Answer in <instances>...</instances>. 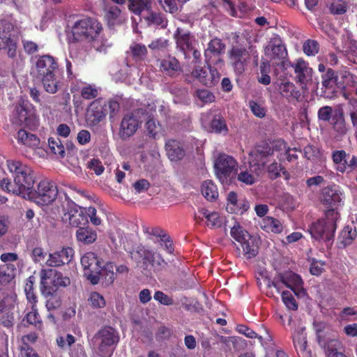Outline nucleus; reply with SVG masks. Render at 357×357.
I'll return each instance as SVG.
<instances>
[{"mask_svg": "<svg viewBox=\"0 0 357 357\" xmlns=\"http://www.w3.org/2000/svg\"><path fill=\"white\" fill-rule=\"evenodd\" d=\"M102 26L97 20L84 18L77 21L73 28V37L77 40H84L99 52H105L112 44L103 37Z\"/></svg>", "mask_w": 357, "mask_h": 357, "instance_id": "nucleus-1", "label": "nucleus"}, {"mask_svg": "<svg viewBox=\"0 0 357 357\" xmlns=\"http://www.w3.org/2000/svg\"><path fill=\"white\" fill-rule=\"evenodd\" d=\"M6 166L14 176V184L9 179H2L0 186L4 191L20 195L22 191L34 184L33 170L26 164L18 160L10 159L7 160Z\"/></svg>", "mask_w": 357, "mask_h": 357, "instance_id": "nucleus-2", "label": "nucleus"}, {"mask_svg": "<svg viewBox=\"0 0 357 357\" xmlns=\"http://www.w3.org/2000/svg\"><path fill=\"white\" fill-rule=\"evenodd\" d=\"M81 264L83 267L84 275L93 284L99 282L100 278H104L107 284H111L115 280L112 263H107L102 268V262L93 252L84 254L81 258Z\"/></svg>", "mask_w": 357, "mask_h": 357, "instance_id": "nucleus-3", "label": "nucleus"}, {"mask_svg": "<svg viewBox=\"0 0 357 357\" xmlns=\"http://www.w3.org/2000/svg\"><path fill=\"white\" fill-rule=\"evenodd\" d=\"M119 334L114 328L107 326L99 330L91 340L94 352L101 357H110L118 342Z\"/></svg>", "mask_w": 357, "mask_h": 357, "instance_id": "nucleus-4", "label": "nucleus"}, {"mask_svg": "<svg viewBox=\"0 0 357 357\" xmlns=\"http://www.w3.org/2000/svg\"><path fill=\"white\" fill-rule=\"evenodd\" d=\"M33 185L29 186L20 194L24 199L34 202L38 205L45 206L52 204L58 195L57 186L52 181H41L37 186V190L33 189Z\"/></svg>", "mask_w": 357, "mask_h": 357, "instance_id": "nucleus-5", "label": "nucleus"}, {"mask_svg": "<svg viewBox=\"0 0 357 357\" xmlns=\"http://www.w3.org/2000/svg\"><path fill=\"white\" fill-rule=\"evenodd\" d=\"M273 153V151L268 146H258L255 150L250 153V164L252 166L250 169L241 171L237 176V178L239 181L246 184L252 185L255 183L259 173H253L256 171V168L254 170L252 167L257 166L258 169H263L266 164L268 162V158Z\"/></svg>", "mask_w": 357, "mask_h": 357, "instance_id": "nucleus-6", "label": "nucleus"}, {"mask_svg": "<svg viewBox=\"0 0 357 357\" xmlns=\"http://www.w3.org/2000/svg\"><path fill=\"white\" fill-rule=\"evenodd\" d=\"M325 219L318 220L312 224L309 231L316 240L330 241L336 229V222L340 215L335 209H328L325 213Z\"/></svg>", "mask_w": 357, "mask_h": 357, "instance_id": "nucleus-7", "label": "nucleus"}, {"mask_svg": "<svg viewBox=\"0 0 357 357\" xmlns=\"http://www.w3.org/2000/svg\"><path fill=\"white\" fill-rule=\"evenodd\" d=\"M264 282L268 287H273L278 292H280L285 286L291 289L298 296L302 297L305 295L301 276L291 271L280 274L272 281L265 279Z\"/></svg>", "mask_w": 357, "mask_h": 357, "instance_id": "nucleus-8", "label": "nucleus"}, {"mask_svg": "<svg viewBox=\"0 0 357 357\" xmlns=\"http://www.w3.org/2000/svg\"><path fill=\"white\" fill-rule=\"evenodd\" d=\"M40 290L42 294L48 297V296L54 294L57 288L61 287H67L70 284L69 278L54 269H42L40 273Z\"/></svg>", "mask_w": 357, "mask_h": 357, "instance_id": "nucleus-9", "label": "nucleus"}, {"mask_svg": "<svg viewBox=\"0 0 357 357\" xmlns=\"http://www.w3.org/2000/svg\"><path fill=\"white\" fill-rule=\"evenodd\" d=\"M215 174L219 181L225 185H229L237 170L235 159L227 154H220L214 162Z\"/></svg>", "mask_w": 357, "mask_h": 357, "instance_id": "nucleus-10", "label": "nucleus"}, {"mask_svg": "<svg viewBox=\"0 0 357 357\" xmlns=\"http://www.w3.org/2000/svg\"><path fill=\"white\" fill-rule=\"evenodd\" d=\"M14 26L11 20H0V50H6L10 57H14L17 51V40L12 35Z\"/></svg>", "mask_w": 357, "mask_h": 357, "instance_id": "nucleus-11", "label": "nucleus"}, {"mask_svg": "<svg viewBox=\"0 0 357 357\" xmlns=\"http://www.w3.org/2000/svg\"><path fill=\"white\" fill-rule=\"evenodd\" d=\"M144 115L145 109L143 108L126 114L121 121L119 131L120 136L126 139L133 135L142 121V116Z\"/></svg>", "mask_w": 357, "mask_h": 357, "instance_id": "nucleus-12", "label": "nucleus"}, {"mask_svg": "<svg viewBox=\"0 0 357 357\" xmlns=\"http://www.w3.org/2000/svg\"><path fill=\"white\" fill-rule=\"evenodd\" d=\"M14 121L19 125L31 127L36 126L37 116L32 105L28 101L22 100L15 108Z\"/></svg>", "mask_w": 357, "mask_h": 357, "instance_id": "nucleus-13", "label": "nucleus"}, {"mask_svg": "<svg viewBox=\"0 0 357 357\" xmlns=\"http://www.w3.org/2000/svg\"><path fill=\"white\" fill-rule=\"evenodd\" d=\"M264 54L275 64L282 62L287 56L286 47L278 36L270 39L264 47Z\"/></svg>", "mask_w": 357, "mask_h": 357, "instance_id": "nucleus-14", "label": "nucleus"}, {"mask_svg": "<svg viewBox=\"0 0 357 357\" xmlns=\"http://www.w3.org/2000/svg\"><path fill=\"white\" fill-rule=\"evenodd\" d=\"M229 60L235 71L241 74L250 59L249 51L242 45H234L229 52Z\"/></svg>", "mask_w": 357, "mask_h": 357, "instance_id": "nucleus-15", "label": "nucleus"}, {"mask_svg": "<svg viewBox=\"0 0 357 357\" xmlns=\"http://www.w3.org/2000/svg\"><path fill=\"white\" fill-rule=\"evenodd\" d=\"M86 208L81 207L74 202L68 204L66 211L63 214V220L70 225L78 227L88 222Z\"/></svg>", "mask_w": 357, "mask_h": 357, "instance_id": "nucleus-16", "label": "nucleus"}, {"mask_svg": "<svg viewBox=\"0 0 357 357\" xmlns=\"http://www.w3.org/2000/svg\"><path fill=\"white\" fill-rule=\"evenodd\" d=\"M305 327L299 323L292 333L294 348L300 357H311V350L308 347Z\"/></svg>", "mask_w": 357, "mask_h": 357, "instance_id": "nucleus-17", "label": "nucleus"}, {"mask_svg": "<svg viewBox=\"0 0 357 357\" xmlns=\"http://www.w3.org/2000/svg\"><path fill=\"white\" fill-rule=\"evenodd\" d=\"M344 199V195L338 186H328L322 190L321 202L331 209L337 211V208L343 205Z\"/></svg>", "mask_w": 357, "mask_h": 357, "instance_id": "nucleus-18", "label": "nucleus"}, {"mask_svg": "<svg viewBox=\"0 0 357 357\" xmlns=\"http://www.w3.org/2000/svg\"><path fill=\"white\" fill-rule=\"evenodd\" d=\"M191 75L202 84L208 86L215 85L220 79V74L217 69L211 66L206 68L200 66H195Z\"/></svg>", "mask_w": 357, "mask_h": 357, "instance_id": "nucleus-19", "label": "nucleus"}, {"mask_svg": "<svg viewBox=\"0 0 357 357\" xmlns=\"http://www.w3.org/2000/svg\"><path fill=\"white\" fill-rule=\"evenodd\" d=\"M174 38L176 41V48L185 55L194 50L197 45L195 37L189 31L181 28L176 29L174 33Z\"/></svg>", "mask_w": 357, "mask_h": 357, "instance_id": "nucleus-20", "label": "nucleus"}, {"mask_svg": "<svg viewBox=\"0 0 357 357\" xmlns=\"http://www.w3.org/2000/svg\"><path fill=\"white\" fill-rule=\"evenodd\" d=\"M74 250L70 247H63L48 255L45 265L57 267L69 264L74 257Z\"/></svg>", "mask_w": 357, "mask_h": 357, "instance_id": "nucleus-21", "label": "nucleus"}, {"mask_svg": "<svg viewBox=\"0 0 357 357\" xmlns=\"http://www.w3.org/2000/svg\"><path fill=\"white\" fill-rule=\"evenodd\" d=\"M296 75V80L303 87L311 82L312 77V69L309 67L308 63L303 59H298L291 64Z\"/></svg>", "mask_w": 357, "mask_h": 357, "instance_id": "nucleus-22", "label": "nucleus"}, {"mask_svg": "<svg viewBox=\"0 0 357 357\" xmlns=\"http://www.w3.org/2000/svg\"><path fill=\"white\" fill-rule=\"evenodd\" d=\"M36 68L38 75L40 77L59 73L56 60L50 55L40 56L36 61Z\"/></svg>", "mask_w": 357, "mask_h": 357, "instance_id": "nucleus-23", "label": "nucleus"}, {"mask_svg": "<svg viewBox=\"0 0 357 357\" xmlns=\"http://www.w3.org/2000/svg\"><path fill=\"white\" fill-rule=\"evenodd\" d=\"M148 109L149 111L145 109V115L147 116L148 119L145 123L146 132L150 137L158 139L165 135V130L159 121L149 115V112L155 109V105L154 104H149Z\"/></svg>", "mask_w": 357, "mask_h": 357, "instance_id": "nucleus-24", "label": "nucleus"}, {"mask_svg": "<svg viewBox=\"0 0 357 357\" xmlns=\"http://www.w3.org/2000/svg\"><path fill=\"white\" fill-rule=\"evenodd\" d=\"M73 335L67 333L64 335L58 336L56 339V342L59 348L63 349H70V354L71 355L72 349L76 347V345L81 344V338L82 333L79 328L75 327L73 328Z\"/></svg>", "mask_w": 357, "mask_h": 357, "instance_id": "nucleus-25", "label": "nucleus"}, {"mask_svg": "<svg viewBox=\"0 0 357 357\" xmlns=\"http://www.w3.org/2000/svg\"><path fill=\"white\" fill-rule=\"evenodd\" d=\"M227 200V210L231 213H243L250 207L249 202L234 191L228 193Z\"/></svg>", "mask_w": 357, "mask_h": 357, "instance_id": "nucleus-26", "label": "nucleus"}, {"mask_svg": "<svg viewBox=\"0 0 357 357\" xmlns=\"http://www.w3.org/2000/svg\"><path fill=\"white\" fill-rule=\"evenodd\" d=\"M107 115V108L102 105V102L96 100L93 102L87 111L86 121L91 126L96 125Z\"/></svg>", "mask_w": 357, "mask_h": 357, "instance_id": "nucleus-27", "label": "nucleus"}, {"mask_svg": "<svg viewBox=\"0 0 357 357\" xmlns=\"http://www.w3.org/2000/svg\"><path fill=\"white\" fill-rule=\"evenodd\" d=\"M137 252L139 256L142 258L144 266L151 264L155 268H160L166 264L165 260L159 254L144 247L139 248Z\"/></svg>", "mask_w": 357, "mask_h": 357, "instance_id": "nucleus-28", "label": "nucleus"}, {"mask_svg": "<svg viewBox=\"0 0 357 357\" xmlns=\"http://www.w3.org/2000/svg\"><path fill=\"white\" fill-rule=\"evenodd\" d=\"M331 125L337 136L342 137L349 130V126L346 123L343 109L339 108L333 112Z\"/></svg>", "mask_w": 357, "mask_h": 357, "instance_id": "nucleus-29", "label": "nucleus"}, {"mask_svg": "<svg viewBox=\"0 0 357 357\" xmlns=\"http://www.w3.org/2000/svg\"><path fill=\"white\" fill-rule=\"evenodd\" d=\"M320 346L324 349L326 357H347L342 343L335 339H330Z\"/></svg>", "mask_w": 357, "mask_h": 357, "instance_id": "nucleus-30", "label": "nucleus"}, {"mask_svg": "<svg viewBox=\"0 0 357 357\" xmlns=\"http://www.w3.org/2000/svg\"><path fill=\"white\" fill-rule=\"evenodd\" d=\"M105 18L109 27L123 24L126 20L121 10L117 6H110L105 9Z\"/></svg>", "mask_w": 357, "mask_h": 357, "instance_id": "nucleus-31", "label": "nucleus"}, {"mask_svg": "<svg viewBox=\"0 0 357 357\" xmlns=\"http://www.w3.org/2000/svg\"><path fill=\"white\" fill-rule=\"evenodd\" d=\"M165 150L168 158L172 161L181 160L185 155L184 150L176 140H167L165 143Z\"/></svg>", "mask_w": 357, "mask_h": 357, "instance_id": "nucleus-32", "label": "nucleus"}, {"mask_svg": "<svg viewBox=\"0 0 357 357\" xmlns=\"http://www.w3.org/2000/svg\"><path fill=\"white\" fill-rule=\"evenodd\" d=\"M41 82L45 91L54 94L57 92L60 85L59 73L41 76Z\"/></svg>", "mask_w": 357, "mask_h": 357, "instance_id": "nucleus-33", "label": "nucleus"}, {"mask_svg": "<svg viewBox=\"0 0 357 357\" xmlns=\"http://www.w3.org/2000/svg\"><path fill=\"white\" fill-rule=\"evenodd\" d=\"M77 241L85 244H91L97 239L96 231L89 227H79L76 231Z\"/></svg>", "mask_w": 357, "mask_h": 357, "instance_id": "nucleus-34", "label": "nucleus"}, {"mask_svg": "<svg viewBox=\"0 0 357 357\" xmlns=\"http://www.w3.org/2000/svg\"><path fill=\"white\" fill-rule=\"evenodd\" d=\"M160 68L167 75H172L181 70V66L175 57L169 56L160 61Z\"/></svg>", "mask_w": 357, "mask_h": 357, "instance_id": "nucleus-35", "label": "nucleus"}, {"mask_svg": "<svg viewBox=\"0 0 357 357\" xmlns=\"http://www.w3.org/2000/svg\"><path fill=\"white\" fill-rule=\"evenodd\" d=\"M357 236V231L355 225H347L342 231L340 240L341 243L345 247L352 243Z\"/></svg>", "mask_w": 357, "mask_h": 357, "instance_id": "nucleus-36", "label": "nucleus"}, {"mask_svg": "<svg viewBox=\"0 0 357 357\" xmlns=\"http://www.w3.org/2000/svg\"><path fill=\"white\" fill-rule=\"evenodd\" d=\"M261 228L268 231L280 233L282 231V225L280 220L272 217H266L261 223Z\"/></svg>", "mask_w": 357, "mask_h": 357, "instance_id": "nucleus-37", "label": "nucleus"}, {"mask_svg": "<svg viewBox=\"0 0 357 357\" xmlns=\"http://www.w3.org/2000/svg\"><path fill=\"white\" fill-rule=\"evenodd\" d=\"M16 268L12 264H5L0 266V284H4L10 282L15 275Z\"/></svg>", "mask_w": 357, "mask_h": 357, "instance_id": "nucleus-38", "label": "nucleus"}, {"mask_svg": "<svg viewBox=\"0 0 357 357\" xmlns=\"http://www.w3.org/2000/svg\"><path fill=\"white\" fill-rule=\"evenodd\" d=\"M190 0H158L159 4L166 12L177 13L182 6Z\"/></svg>", "mask_w": 357, "mask_h": 357, "instance_id": "nucleus-39", "label": "nucleus"}, {"mask_svg": "<svg viewBox=\"0 0 357 357\" xmlns=\"http://www.w3.org/2000/svg\"><path fill=\"white\" fill-rule=\"evenodd\" d=\"M201 191L207 200L213 201L218 197V188L211 181H205L202 183Z\"/></svg>", "mask_w": 357, "mask_h": 357, "instance_id": "nucleus-40", "label": "nucleus"}, {"mask_svg": "<svg viewBox=\"0 0 357 357\" xmlns=\"http://www.w3.org/2000/svg\"><path fill=\"white\" fill-rule=\"evenodd\" d=\"M240 245L247 258L253 257L257 254V245L255 239L251 236H249L245 240L242 241Z\"/></svg>", "mask_w": 357, "mask_h": 357, "instance_id": "nucleus-41", "label": "nucleus"}, {"mask_svg": "<svg viewBox=\"0 0 357 357\" xmlns=\"http://www.w3.org/2000/svg\"><path fill=\"white\" fill-rule=\"evenodd\" d=\"M17 141L27 146L33 147L39 144L38 138L33 134L25 130H20L17 136Z\"/></svg>", "mask_w": 357, "mask_h": 357, "instance_id": "nucleus-42", "label": "nucleus"}, {"mask_svg": "<svg viewBox=\"0 0 357 357\" xmlns=\"http://www.w3.org/2000/svg\"><path fill=\"white\" fill-rule=\"evenodd\" d=\"M151 5V0H130L129 8L135 14L139 15L142 11L149 10Z\"/></svg>", "mask_w": 357, "mask_h": 357, "instance_id": "nucleus-43", "label": "nucleus"}, {"mask_svg": "<svg viewBox=\"0 0 357 357\" xmlns=\"http://www.w3.org/2000/svg\"><path fill=\"white\" fill-rule=\"evenodd\" d=\"M280 89L282 96L287 99H298L300 97V92L296 90L295 85L291 82L282 83Z\"/></svg>", "mask_w": 357, "mask_h": 357, "instance_id": "nucleus-44", "label": "nucleus"}, {"mask_svg": "<svg viewBox=\"0 0 357 357\" xmlns=\"http://www.w3.org/2000/svg\"><path fill=\"white\" fill-rule=\"evenodd\" d=\"M347 153L344 151H335L333 152L332 158L333 161L336 166V169L340 172H345L346 167L345 163L347 161L346 159Z\"/></svg>", "mask_w": 357, "mask_h": 357, "instance_id": "nucleus-45", "label": "nucleus"}, {"mask_svg": "<svg viewBox=\"0 0 357 357\" xmlns=\"http://www.w3.org/2000/svg\"><path fill=\"white\" fill-rule=\"evenodd\" d=\"M48 146L52 153L54 155L61 158L64 157L65 148L59 137H50L48 139Z\"/></svg>", "mask_w": 357, "mask_h": 357, "instance_id": "nucleus-46", "label": "nucleus"}, {"mask_svg": "<svg viewBox=\"0 0 357 357\" xmlns=\"http://www.w3.org/2000/svg\"><path fill=\"white\" fill-rule=\"evenodd\" d=\"M201 213L207 219L208 226L218 227H220L224 222V218L216 212L208 213L207 210L202 209Z\"/></svg>", "mask_w": 357, "mask_h": 357, "instance_id": "nucleus-47", "label": "nucleus"}, {"mask_svg": "<svg viewBox=\"0 0 357 357\" xmlns=\"http://www.w3.org/2000/svg\"><path fill=\"white\" fill-rule=\"evenodd\" d=\"M225 49L224 44L218 38H214L211 40L207 49L205 50V56L208 57L210 54L218 55L220 54Z\"/></svg>", "mask_w": 357, "mask_h": 357, "instance_id": "nucleus-48", "label": "nucleus"}, {"mask_svg": "<svg viewBox=\"0 0 357 357\" xmlns=\"http://www.w3.org/2000/svg\"><path fill=\"white\" fill-rule=\"evenodd\" d=\"M130 50L135 61L143 60L147 54L146 47L140 43H133L130 47Z\"/></svg>", "mask_w": 357, "mask_h": 357, "instance_id": "nucleus-49", "label": "nucleus"}, {"mask_svg": "<svg viewBox=\"0 0 357 357\" xmlns=\"http://www.w3.org/2000/svg\"><path fill=\"white\" fill-rule=\"evenodd\" d=\"M231 236L239 244L245 240L247 237L250 236L242 227L238 224H235L230 231Z\"/></svg>", "mask_w": 357, "mask_h": 357, "instance_id": "nucleus-50", "label": "nucleus"}, {"mask_svg": "<svg viewBox=\"0 0 357 357\" xmlns=\"http://www.w3.org/2000/svg\"><path fill=\"white\" fill-rule=\"evenodd\" d=\"M145 19L149 25L160 26L161 27H165L167 25L166 20L160 13L151 12Z\"/></svg>", "mask_w": 357, "mask_h": 357, "instance_id": "nucleus-51", "label": "nucleus"}, {"mask_svg": "<svg viewBox=\"0 0 357 357\" xmlns=\"http://www.w3.org/2000/svg\"><path fill=\"white\" fill-rule=\"evenodd\" d=\"M33 277H29L26 282L24 287V291L26 296V298L31 305L36 304L37 297L33 291Z\"/></svg>", "mask_w": 357, "mask_h": 357, "instance_id": "nucleus-52", "label": "nucleus"}, {"mask_svg": "<svg viewBox=\"0 0 357 357\" xmlns=\"http://www.w3.org/2000/svg\"><path fill=\"white\" fill-rule=\"evenodd\" d=\"M211 127L213 131L217 133L226 134L227 132V127L225 120L220 116H215L213 117Z\"/></svg>", "mask_w": 357, "mask_h": 357, "instance_id": "nucleus-53", "label": "nucleus"}, {"mask_svg": "<svg viewBox=\"0 0 357 357\" xmlns=\"http://www.w3.org/2000/svg\"><path fill=\"white\" fill-rule=\"evenodd\" d=\"M88 302L89 305L94 308H102L106 305L103 296L96 291L90 294L88 298Z\"/></svg>", "mask_w": 357, "mask_h": 357, "instance_id": "nucleus-54", "label": "nucleus"}, {"mask_svg": "<svg viewBox=\"0 0 357 357\" xmlns=\"http://www.w3.org/2000/svg\"><path fill=\"white\" fill-rule=\"evenodd\" d=\"M304 53L307 56H314L319 50V45L314 40H307L303 45Z\"/></svg>", "mask_w": 357, "mask_h": 357, "instance_id": "nucleus-55", "label": "nucleus"}, {"mask_svg": "<svg viewBox=\"0 0 357 357\" xmlns=\"http://www.w3.org/2000/svg\"><path fill=\"white\" fill-rule=\"evenodd\" d=\"M222 8L231 16L241 17L242 13L238 10L235 6L233 0H222Z\"/></svg>", "mask_w": 357, "mask_h": 357, "instance_id": "nucleus-56", "label": "nucleus"}, {"mask_svg": "<svg viewBox=\"0 0 357 357\" xmlns=\"http://www.w3.org/2000/svg\"><path fill=\"white\" fill-rule=\"evenodd\" d=\"M280 293L281 294L282 296V302L289 310H297V303L294 296H292L291 291L287 290L284 291L282 289V291Z\"/></svg>", "mask_w": 357, "mask_h": 357, "instance_id": "nucleus-57", "label": "nucleus"}, {"mask_svg": "<svg viewBox=\"0 0 357 357\" xmlns=\"http://www.w3.org/2000/svg\"><path fill=\"white\" fill-rule=\"evenodd\" d=\"M31 310L26 315V320L28 324L34 325L35 326H40L41 320L36 307V304L31 305Z\"/></svg>", "mask_w": 357, "mask_h": 357, "instance_id": "nucleus-58", "label": "nucleus"}, {"mask_svg": "<svg viewBox=\"0 0 357 357\" xmlns=\"http://www.w3.org/2000/svg\"><path fill=\"white\" fill-rule=\"evenodd\" d=\"M169 45L168 40L160 38L153 40L149 45V47L153 51L165 50Z\"/></svg>", "mask_w": 357, "mask_h": 357, "instance_id": "nucleus-59", "label": "nucleus"}, {"mask_svg": "<svg viewBox=\"0 0 357 357\" xmlns=\"http://www.w3.org/2000/svg\"><path fill=\"white\" fill-rule=\"evenodd\" d=\"M47 253L40 247H36L32 250L31 258L35 263H44L45 264Z\"/></svg>", "mask_w": 357, "mask_h": 357, "instance_id": "nucleus-60", "label": "nucleus"}, {"mask_svg": "<svg viewBox=\"0 0 357 357\" xmlns=\"http://www.w3.org/2000/svg\"><path fill=\"white\" fill-rule=\"evenodd\" d=\"M236 330L239 333L245 335L248 338H258V340L262 344V337L259 336L253 330L250 329L248 326L245 325H238L236 326Z\"/></svg>", "mask_w": 357, "mask_h": 357, "instance_id": "nucleus-61", "label": "nucleus"}, {"mask_svg": "<svg viewBox=\"0 0 357 357\" xmlns=\"http://www.w3.org/2000/svg\"><path fill=\"white\" fill-rule=\"evenodd\" d=\"M249 107L253 114L257 117L263 118L265 116L266 110L261 104H259L254 100H251L249 102Z\"/></svg>", "mask_w": 357, "mask_h": 357, "instance_id": "nucleus-62", "label": "nucleus"}, {"mask_svg": "<svg viewBox=\"0 0 357 357\" xmlns=\"http://www.w3.org/2000/svg\"><path fill=\"white\" fill-rule=\"evenodd\" d=\"M88 169L93 170L98 176L102 174L105 170L102 162L96 158L91 159L86 164Z\"/></svg>", "mask_w": 357, "mask_h": 357, "instance_id": "nucleus-63", "label": "nucleus"}, {"mask_svg": "<svg viewBox=\"0 0 357 357\" xmlns=\"http://www.w3.org/2000/svg\"><path fill=\"white\" fill-rule=\"evenodd\" d=\"M333 112L332 108L329 106L321 107L318 111V117L320 120L324 121H331Z\"/></svg>", "mask_w": 357, "mask_h": 357, "instance_id": "nucleus-64", "label": "nucleus"}]
</instances>
